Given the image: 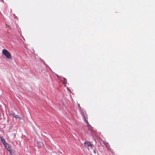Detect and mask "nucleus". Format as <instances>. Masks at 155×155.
<instances>
[{"label": "nucleus", "mask_w": 155, "mask_h": 155, "mask_svg": "<svg viewBox=\"0 0 155 155\" xmlns=\"http://www.w3.org/2000/svg\"><path fill=\"white\" fill-rule=\"evenodd\" d=\"M2 53L8 59L11 58L10 53L6 49H4L2 51Z\"/></svg>", "instance_id": "nucleus-1"}, {"label": "nucleus", "mask_w": 155, "mask_h": 155, "mask_svg": "<svg viewBox=\"0 0 155 155\" xmlns=\"http://www.w3.org/2000/svg\"><path fill=\"white\" fill-rule=\"evenodd\" d=\"M84 144L85 147L88 150H89V148L91 149H92V144L90 142L87 141H85L84 143Z\"/></svg>", "instance_id": "nucleus-2"}, {"label": "nucleus", "mask_w": 155, "mask_h": 155, "mask_svg": "<svg viewBox=\"0 0 155 155\" xmlns=\"http://www.w3.org/2000/svg\"><path fill=\"white\" fill-rule=\"evenodd\" d=\"M85 120L86 124H87V126L88 127V128L89 130H91L92 128L91 126L89 124L88 121L86 120L85 118Z\"/></svg>", "instance_id": "nucleus-3"}, {"label": "nucleus", "mask_w": 155, "mask_h": 155, "mask_svg": "<svg viewBox=\"0 0 155 155\" xmlns=\"http://www.w3.org/2000/svg\"><path fill=\"white\" fill-rule=\"evenodd\" d=\"M9 114L12 117H14L15 115V113L12 111H10L9 112Z\"/></svg>", "instance_id": "nucleus-4"}, {"label": "nucleus", "mask_w": 155, "mask_h": 155, "mask_svg": "<svg viewBox=\"0 0 155 155\" xmlns=\"http://www.w3.org/2000/svg\"><path fill=\"white\" fill-rule=\"evenodd\" d=\"M61 81H63V83L64 84H65L67 82V80L64 78H63L61 79Z\"/></svg>", "instance_id": "nucleus-5"}, {"label": "nucleus", "mask_w": 155, "mask_h": 155, "mask_svg": "<svg viewBox=\"0 0 155 155\" xmlns=\"http://www.w3.org/2000/svg\"><path fill=\"white\" fill-rule=\"evenodd\" d=\"M10 155H15L14 152L12 150H8Z\"/></svg>", "instance_id": "nucleus-6"}, {"label": "nucleus", "mask_w": 155, "mask_h": 155, "mask_svg": "<svg viewBox=\"0 0 155 155\" xmlns=\"http://www.w3.org/2000/svg\"><path fill=\"white\" fill-rule=\"evenodd\" d=\"M14 117L16 118H19L20 120L21 119V117H20V116L18 115L15 114Z\"/></svg>", "instance_id": "nucleus-7"}, {"label": "nucleus", "mask_w": 155, "mask_h": 155, "mask_svg": "<svg viewBox=\"0 0 155 155\" xmlns=\"http://www.w3.org/2000/svg\"><path fill=\"white\" fill-rule=\"evenodd\" d=\"M93 152H94V153L95 154H96V150H93Z\"/></svg>", "instance_id": "nucleus-8"}, {"label": "nucleus", "mask_w": 155, "mask_h": 155, "mask_svg": "<svg viewBox=\"0 0 155 155\" xmlns=\"http://www.w3.org/2000/svg\"><path fill=\"white\" fill-rule=\"evenodd\" d=\"M5 141V140L4 139H3V140H2V142H3V141Z\"/></svg>", "instance_id": "nucleus-9"}]
</instances>
